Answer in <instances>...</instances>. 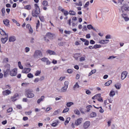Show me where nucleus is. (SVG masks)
Returning a JSON list of instances; mask_svg holds the SVG:
<instances>
[{
  "label": "nucleus",
  "instance_id": "obj_1",
  "mask_svg": "<svg viewBox=\"0 0 129 129\" xmlns=\"http://www.w3.org/2000/svg\"><path fill=\"white\" fill-rule=\"evenodd\" d=\"M34 9L32 11V16L37 18L40 13V9L37 4L34 5Z\"/></svg>",
  "mask_w": 129,
  "mask_h": 129
},
{
  "label": "nucleus",
  "instance_id": "obj_2",
  "mask_svg": "<svg viewBox=\"0 0 129 129\" xmlns=\"http://www.w3.org/2000/svg\"><path fill=\"white\" fill-rule=\"evenodd\" d=\"M25 95L28 98H32L35 96V95L32 93V92L29 90H27L26 91H25Z\"/></svg>",
  "mask_w": 129,
  "mask_h": 129
},
{
  "label": "nucleus",
  "instance_id": "obj_3",
  "mask_svg": "<svg viewBox=\"0 0 129 129\" xmlns=\"http://www.w3.org/2000/svg\"><path fill=\"white\" fill-rule=\"evenodd\" d=\"M41 61L43 63H46V64L47 66L50 65L51 63V62L49 60L47 57H43L42 58H41Z\"/></svg>",
  "mask_w": 129,
  "mask_h": 129
},
{
  "label": "nucleus",
  "instance_id": "obj_4",
  "mask_svg": "<svg viewBox=\"0 0 129 129\" xmlns=\"http://www.w3.org/2000/svg\"><path fill=\"white\" fill-rule=\"evenodd\" d=\"M10 75L11 77H15L17 75V69H14L10 71Z\"/></svg>",
  "mask_w": 129,
  "mask_h": 129
},
{
  "label": "nucleus",
  "instance_id": "obj_5",
  "mask_svg": "<svg viewBox=\"0 0 129 129\" xmlns=\"http://www.w3.org/2000/svg\"><path fill=\"white\" fill-rule=\"evenodd\" d=\"M38 56H42V53L40 50H36L35 52H34L33 56L34 58H37Z\"/></svg>",
  "mask_w": 129,
  "mask_h": 129
},
{
  "label": "nucleus",
  "instance_id": "obj_6",
  "mask_svg": "<svg viewBox=\"0 0 129 129\" xmlns=\"http://www.w3.org/2000/svg\"><path fill=\"white\" fill-rule=\"evenodd\" d=\"M91 125V122L89 121H85L83 124V128L87 129Z\"/></svg>",
  "mask_w": 129,
  "mask_h": 129
},
{
  "label": "nucleus",
  "instance_id": "obj_7",
  "mask_svg": "<svg viewBox=\"0 0 129 129\" xmlns=\"http://www.w3.org/2000/svg\"><path fill=\"white\" fill-rule=\"evenodd\" d=\"M10 94H12V92L9 90H6L5 91H2V95H3L4 96H8Z\"/></svg>",
  "mask_w": 129,
  "mask_h": 129
},
{
  "label": "nucleus",
  "instance_id": "obj_8",
  "mask_svg": "<svg viewBox=\"0 0 129 129\" xmlns=\"http://www.w3.org/2000/svg\"><path fill=\"white\" fill-rule=\"evenodd\" d=\"M54 36V34L51 33V32H48L47 34H46V37L50 39H53V38Z\"/></svg>",
  "mask_w": 129,
  "mask_h": 129
},
{
  "label": "nucleus",
  "instance_id": "obj_9",
  "mask_svg": "<svg viewBox=\"0 0 129 129\" xmlns=\"http://www.w3.org/2000/svg\"><path fill=\"white\" fill-rule=\"evenodd\" d=\"M83 119L82 118H79L77 120L75 121V124L76 125H79L80 124L82 123Z\"/></svg>",
  "mask_w": 129,
  "mask_h": 129
},
{
  "label": "nucleus",
  "instance_id": "obj_10",
  "mask_svg": "<svg viewBox=\"0 0 129 129\" xmlns=\"http://www.w3.org/2000/svg\"><path fill=\"white\" fill-rule=\"evenodd\" d=\"M127 74L128 73L126 71L122 72V73H121V79L122 80L125 79L126 76H127Z\"/></svg>",
  "mask_w": 129,
  "mask_h": 129
},
{
  "label": "nucleus",
  "instance_id": "obj_11",
  "mask_svg": "<svg viewBox=\"0 0 129 129\" xmlns=\"http://www.w3.org/2000/svg\"><path fill=\"white\" fill-rule=\"evenodd\" d=\"M31 69L30 68H24V70H22V73L23 74H28L30 72Z\"/></svg>",
  "mask_w": 129,
  "mask_h": 129
},
{
  "label": "nucleus",
  "instance_id": "obj_12",
  "mask_svg": "<svg viewBox=\"0 0 129 129\" xmlns=\"http://www.w3.org/2000/svg\"><path fill=\"white\" fill-rule=\"evenodd\" d=\"M109 42V40L105 39V40H101L99 41V43L101 44H106Z\"/></svg>",
  "mask_w": 129,
  "mask_h": 129
},
{
  "label": "nucleus",
  "instance_id": "obj_13",
  "mask_svg": "<svg viewBox=\"0 0 129 129\" xmlns=\"http://www.w3.org/2000/svg\"><path fill=\"white\" fill-rule=\"evenodd\" d=\"M8 40V36H6V37L1 38V41H2V43H3V44H5L6 43H7V41Z\"/></svg>",
  "mask_w": 129,
  "mask_h": 129
},
{
  "label": "nucleus",
  "instance_id": "obj_14",
  "mask_svg": "<svg viewBox=\"0 0 129 129\" xmlns=\"http://www.w3.org/2000/svg\"><path fill=\"white\" fill-rule=\"evenodd\" d=\"M46 52L49 54L50 55H56V52L53 50H48Z\"/></svg>",
  "mask_w": 129,
  "mask_h": 129
},
{
  "label": "nucleus",
  "instance_id": "obj_15",
  "mask_svg": "<svg viewBox=\"0 0 129 129\" xmlns=\"http://www.w3.org/2000/svg\"><path fill=\"white\" fill-rule=\"evenodd\" d=\"M3 23L4 25H5L6 26H8L10 25V20L8 19H5L3 21Z\"/></svg>",
  "mask_w": 129,
  "mask_h": 129
},
{
  "label": "nucleus",
  "instance_id": "obj_16",
  "mask_svg": "<svg viewBox=\"0 0 129 129\" xmlns=\"http://www.w3.org/2000/svg\"><path fill=\"white\" fill-rule=\"evenodd\" d=\"M24 9L30 11L32 9V7L30 5H26L24 7Z\"/></svg>",
  "mask_w": 129,
  "mask_h": 129
},
{
  "label": "nucleus",
  "instance_id": "obj_17",
  "mask_svg": "<svg viewBox=\"0 0 129 129\" xmlns=\"http://www.w3.org/2000/svg\"><path fill=\"white\" fill-rule=\"evenodd\" d=\"M97 116V114L96 112H92L90 114V117L91 118L96 117Z\"/></svg>",
  "mask_w": 129,
  "mask_h": 129
},
{
  "label": "nucleus",
  "instance_id": "obj_18",
  "mask_svg": "<svg viewBox=\"0 0 129 129\" xmlns=\"http://www.w3.org/2000/svg\"><path fill=\"white\" fill-rule=\"evenodd\" d=\"M11 71L10 69H7L4 72V77H7L9 74H10Z\"/></svg>",
  "mask_w": 129,
  "mask_h": 129
},
{
  "label": "nucleus",
  "instance_id": "obj_19",
  "mask_svg": "<svg viewBox=\"0 0 129 129\" xmlns=\"http://www.w3.org/2000/svg\"><path fill=\"white\" fill-rule=\"evenodd\" d=\"M0 33L1 35H6V37L8 36V35L7 34V33H6V32H5V31H4L2 28H0Z\"/></svg>",
  "mask_w": 129,
  "mask_h": 129
},
{
  "label": "nucleus",
  "instance_id": "obj_20",
  "mask_svg": "<svg viewBox=\"0 0 129 129\" xmlns=\"http://www.w3.org/2000/svg\"><path fill=\"white\" fill-rule=\"evenodd\" d=\"M94 107L96 108V109H99V108H100V109L99 110V112H100L101 113H103L104 112V110H103L102 109V107H96L95 106L93 105Z\"/></svg>",
  "mask_w": 129,
  "mask_h": 129
},
{
  "label": "nucleus",
  "instance_id": "obj_21",
  "mask_svg": "<svg viewBox=\"0 0 129 129\" xmlns=\"http://www.w3.org/2000/svg\"><path fill=\"white\" fill-rule=\"evenodd\" d=\"M80 88V86L78 84V83H76V84L73 86V90H76V89Z\"/></svg>",
  "mask_w": 129,
  "mask_h": 129
},
{
  "label": "nucleus",
  "instance_id": "obj_22",
  "mask_svg": "<svg viewBox=\"0 0 129 129\" xmlns=\"http://www.w3.org/2000/svg\"><path fill=\"white\" fill-rule=\"evenodd\" d=\"M87 28L89 30H93L94 31H96V30L95 28H94L93 26H92L91 25H87Z\"/></svg>",
  "mask_w": 129,
  "mask_h": 129
},
{
  "label": "nucleus",
  "instance_id": "obj_23",
  "mask_svg": "<svg viewBox=\"0 0 129 129\" xmlns=\"http://www.w3.org/2000/svg\"><path fill=\"white\" fill-rule=\"evenodd\" d=\"M2 12V17H5V13H6V9L5 8H3L1 10Z\"/></svg>",
  "mask_w": 129,
  "mask_h": 129
},
{
  "label": "nucleus",
  "instance_id": "obj_24",
  "mask_svg": "<svg viewBox=\"0 0 129 129\" xmlns=\"http://www.w3.org/2000/svg\"><path fill=\"white\" fill-rule=\"evenodd\" d=\"M16 40V39L15 36H11L9 38V41H10V42H14Z\"/></svg>",
  "mask_w": 129,
  "mask_h": 129
},
{
  "label": "nucleus",
  "instance_id": "obj_25",
  "mask_svg": "<svg viewBox=\"0 0 129 129\" xmlns=\"http://www.w3.org/2000/svg\"><path fill=\"white\" fill-rule=\"evenodd\" d=\"M86 56L85 55H83V56L81 57L80 58V61H84L86 60Z\"/></svg>",
  "mask_w": 129,
  "mask_h": 129
},
{
  "label": "nucleus",
  "instance_id": "obj_26",
  "mask_svg": "<svg viewBox=\"0 0 129 129\" xmlns=\"http://www.w3.org/2000/svg\"><path fill=\"white\" fill-rule=\"evenodd\" d=\"M42 5L43 7H49V5H48V2L47 1H43L42 2Z\"/></svg>",
  "mask_w": 129,
  "mask_h": 129
},
{
  "label": "nucleus",
  "instance_id": "obj_27",
  "mask_svg": "<svg viewBox=\"0 0 129 129\" xmlns=\"http://www.w3.org/2000/svg\"><path fill=\"white\" fill-rule=\"evenodd\" d=\"M44 99V96H41V98L37 100V103L40 104V103L41 101H43Z\"/></svg>",
  "mask_w": 129,
  "mask_h": 129
},
{
  "label": "nucleus",
  "instance_id": "obj_28",
  "mask_svg": "<svg viewBox=\"0 0 129 129\" xmlns=\"http://www.w3.org/2000/svg\"><path fill=\"white\" fill-rule=\"evenodd\" d=\"M96 72V70L94 69L93 70H92L90 73L89 74L88 76L90 77L91 75H92L93 74H95Z\"/></svg>",
  "mask_w": 129,
  "mask_h": 129
},
{
  "label": "nucleus",
  "instance_id": "obj_29",
  "mask_svg": "<svg viewBox=\"0 0 129 129\" xmlns=\"http://www.w3.org/2000/svg\"><path fill=\"white\" fill-rule=\"evenodd\" d=\"M75 5L78 7H82L83 5L82 1H79V3H75Z\"/></svg>",
  "mask_w": 129,
  "mask_h": 129
},
{
  "label": "nucleus",
  "instance_id": "obj_30",
  "mask_svg": "<svg viewBox=\"0 0 129 129\" xmlns=\"http://www.w3.org/2000/svg\"><path fill=\"white\" fill-rule=\"evenodd\" d=\"M93 107L92 106V105H87L86 107V108L87 109V112H89L91 111V108H92Z\"/></svg>",
  "mask_w": 129,
  "mask_h": 129
},
{
  "label": "nucleus",
  "instance_id": "obj_31",
  "mask_svg": "<svg viewBox=\"0 0 129 129\" xmlns=\"http://www.w3.org/2000/svg\"><path fill=\"white\" fill-rule=\"evenodd\" d=\"M121 10L122 13H123V10H124V11L127 12V7L122 6L121 7Z\"/></svg>",
  "mask_w": 129,
  "mask_h": 129
},
{
  "label": "nucleus",
  "instance_id": "obj_32",
  "mask_svg": "<svg viewBox=\"0 0 129 129\" xmlns=\"http://www.w3.org/2000/svg\"><path fill=\"white\" fill-rule=\"evenodd\" d=\"M111 84H112V80H109L108 82H106V83H105V86H109V85Z\"/></svg>",
  "mask_w": 129,
  "mask_h": 129
},
{
  "label": "nucleus",
  "instance_id": "obj_33",
  "mask_svg": "<svg viewBox=\"0 0 129 129\" xmlns=\"http://www.w3.org/2000/svg\"><path fill=\"white\" fill-rule=\"evenodd\" d=\"M69 15L71 16H75L76 15V12L74 11L70 10L69 11Z\"/></svg>",
  "mask_w": 129,
  "mask_h": 129
},
{
  "label": "nucleus",
  "instance_id": "obj_34",
  "mask_svg": "<svg viewBox=\"0 0 129 129\" xmlns=\"http://www.w3.org/2000/svg\"><path fill=\"white\" fill-rule=\"evenodd\" d=\"M124 16H126V14H122V17L124 18V21L126 22L129 21V18H128L127 17H124Z\"/></svg>",
  "mask_w": 129,
  "mask_h": 129
},
{
  "label": "nucleus",
  "instance_id": "obj_35",
  "mask_svg": "<svg viewBox=\"0 0 129 129\" xmlns=\"http://www.w3.org/2000/svg\"><path fill=\"white\" fill-rule=\"evenodd\" d=\"M40 27V21L39 20H38L37 21V23H36V31H38V28H39Z\"/></svg>",
  "mask_w": 129,
  "mask_h": 129
},
{
  "label": "nucleus",
  "instance_id": "obj_36",
  "mask_svg": "<svg viewBox=\"0 0 129 129\" xmlns=\"http://www.w3.org/2000/svg\"><path fill=\"white\" fill-rule=\"evenodd\" d=\"M115 88L117 89H119L121 88V84L119 83H117L115 85Z\"/></svg>",
  "mask_w": 129,
  "mask_h": 129
},
{
  "label": "nucleus",
  "instance_id": "obj_37",
  "mask_svg": "<svg viewBox=\"0 0 129 129\" xmlns=\"http://www.w3.org/2000/svg\"><path fill=\"white\" fill-rule=\"evenodd\" d=\"M101 97V94H97L94 96L92 97V99H95L96 98H97V97Z\"/></svg>",
  "mask_w": 129,
  "mask_h": 129
},
{
  "label": "nucleus",
  "instance_id": "obj_38",
  "mask_svg": "<svg viewBox=\"0 0 129 129\" xmlns=\"http://www.w3.org/2000/svg\"><path fill=\"white\" fill-rule=\"evenodd\" d=\"M68 86H64V87H63L61 89V92H66V90H67L68 89Z\"/></svg>",
  "mask_w": 129,
  "mask_h": 129
},
{
  "label": "nucleus",
  "instance_id": "obj_39",
  "mask_svg": "<svg viewBox=\"0 0 129 129\" xmlns=\"http://www.w3.org/2000/svg\"><path fill=\"white\" fill-rule=\"evenodd\" d=\"M18 67H19L20 69H21V70L23 69V67L21 64V61H18Z\"/></svg>",
  "mask_w": 129,
  "mask_h": 129
},
{
  "label": "nucleus",
  "instance_id": "obj_40",
  "mask_svg": "<svg viewBox=\"0 0 129 129\" xmlns=\"http://www.w3.org/2000/svg\"><path fill=\"white\" fill-rule=\"evenodd\" d=\"M40 74H41V71H36L34 75L35 76H39L40 75Z\"/></svg>",
  "mask_w": 129,
  "mask_h": 129
},
{
  "label": "nucleus",
  "instance_id": "obj_41",
  "mask_svg": "<svg viewBox=\"0 0 129 129\" xmlns=\"http://www.w3.org/2000/svg\"><path fill=\"white\" fill-rule=\"evenodd\" d=\"M73 104H74V103L72 102H68V103H67V106H68V107H70L71 106H72Z\"/></svg>",
  "mask_w": 129,
  "mask_h": 129
},
{
  "label": "nucleus",
  "instance_id": "obj_42",
  "mask_svg": "<svg viewBox=\"0 0 129 129\" xmlns=\"http://www.w3.org/2000/svg\"><path fill=\"white\" fill-rule=\"evenodd\" d=\"M25 113L26 115H30L31 113H32V111L31 110H29V111L25 112Z\"/></svg>",
  "mask_w": 129,
  "mask_h": 129
},
{
  "label": "nucleus",
  "instance_id": "obj_43",
  "mask_svg": "<svg viewBox=\"0 0 129 129\" xmlns=\"http://www.w3.org/2000/svg\"><path fill=\"white\" fill-rule=\"evenodd\" d=\"M101 47V45L96 44L94 45V49L99 48Z\"/></svg>",
  "mask_w": 129,
  "mask_h": 129
},
{
  "label": "nucleus",
  "instance_id": "obj_44",
  "mask_svg": "<svg viewBox=\"0 0 129 129\" xmlns=\"http://www.w3.org/2000/svg\"><path fill=\"white\" fill-rule=\"evenodd\" d=\"M71 118H67V120H66V121H64V125H67L69 123V122H70Z\"/></svg>",
  "mask_w": 129,
  "mask_h": 129
},
{
  "label": "nucleus",
  "instance_id": "obj_45",
  "mask_svg": "<svg viewBox=\"0 0 129 129\" xmlns=\"http://www.w3.org/2000/svg\"><path fill=\"white\" fill-rule=\"evenodd\" d=\"M74 113H75L76 115H79L80 114V112L78 110H75L74 111Z\"/></svg>",
  "mask_w": 129,
  "mask_h": 129
},
{
  "label": "nucleus",
  "instance_id": "obj_46",
  "mask_svg": "<svg viewBox=\"0 0 129 129\" xmlns=\"http://www.w3.org/2000/svg\"><path fill=\"white\" fill-rule=\"evenodd\" d=\"M115 95V92L114 91H110V96L113 97Z\"/></svg>",
  "mask_w": 129,
  "mask_h": 129
},
{
  "label": "nucleus",
  "instance_id": "obj_47",
  "mask_svg": "<svg viewBox=\"0 0 129 129\" xmlns=\"http://www.w3.org/2000/svg\"><path fill=\"white\" fill-rule=\"evenodd\" d=\"M27 77H28L29 79L33 78L34 77V76L33 74H31V73L27 74Z\"/></svg>",
  "mask_w": 129,
  "mask_h": 129
},
{
  "label": "nucleus",
  "instance_id": "obj_48",
  "mask_svg": "<svg viewBox=\"0 0 129 129\" xmlns=\"http://www.w3.org/2000/svg\"><path fill=\"white\" fill-rule=\"evenodd\" d=\"M89 6V2L88 1L87 3H85V5L84 6V8L85 9L87 8V7H88Z\"/></svg>",
  "mask_w": 129,
  "mask_h": 129
},
{
  "label": "nucleus",
  "instance_id": "obj_49",
  "mask_svg": "<svg viewBox=\"0 0 129 129\" xmlns=\"http://www.w3.org/2000/svg\"><path fill=\"white\" fill-rule=\"evenodd\" d=\"M70 110V109L68 108H64L63 110H62V113H65L66 112H68Z\"/></svg>",
  "mask_w": 129,
  "mask_h": 129
},
{
  "label": "nucleus",
  "instance_id": "obj_50",
  "mask_svg": "<svg viewBox=\"0 0 129 129\" xmlns=\"http://www.w3.org/2000/svg\"><path fill=\"white\" fill-rule=\"evenodd\" d=\"M30 49L29 47H25V53H28V52L30 51Z\"/></svg>",
  "mask_w": 129,
  "mask_h": 129
},
{
  "label": "nucleus",
  "instance_id": "obj_51",
  "mask_svg": "<svg viewBox=\"0 0 129 129\" xmlns=\"http://www.w3.org/2000/svg\"><path fill=\"white\" fill-rule=\"evenodd\" d=\"M63 13L64 16H68L69 14V12L67 10L64 11Z\"/></svg>",
  "mask_w": 129,
  "mask_h": 129
},
{
  "label": "nucleus",
  "instance_id": "obj_52",
  "mask_svg": "<svg viewBox=\"0 0 129 129\" xmlns=\"http://www.w3.org/2000/svg\"><path fill=\"white\" fill-rule=\"evenodd\" d=\"M39 18H40V20L41 22L44 21V17L43 16H39Z\"/></svg>",
  "mask_w": 129,
  "mask_h": 129
},
{
  "label": "nucleus",
  "instance_id": "obj_53",
  "mask_svg": "<svg viewBox=\"0 0 129 129\" xmlns=\"http://www.w3.org/2000/svg\"><path fill=\"white\" fill-rule=\"evenodd\" d=\"M11 97H13L14 98H17L19 97V94L16 93V94H15L14 95H13V96H11Z\"/></svg>",
  "mask_w": 129,
  "mask_h": 129
},
{
  "label": "nucleus",
  "instance_id": "obj_54",
  "mask_svg": "<svg viewBox=\"0 0 129 129\" xmlns=\"http://www.w3.org/2000/svg\"><path fill=\"white\" fill-rule=\"evenodd\" d=\"M12 111H13V108L12 107L9 108V109H8L7 110V113H10L12 112Z\"/></svg>",
  "mask_w": 129,
  "mask_h": 129
},
{
  "label": "nucleus",
  "instance_id": "obj_55",
  "mask_svg": "<svg viewBox=\"0 0 129 129\" xmlns=\"http://www.w3.org/2000/svg\"><path fill=\"white\" fill-rule=\"evenodd\" d=\"M68 74H72L73 73V70L72 69H69L68 70Z\"/></svg>",
  "mask_w": 129,
  "mask_h": 129
},
{
  "label": "nucleus",
  "instance_id": "obj_56",
  "mask_svg": "<svg viewBox=\"0 0 129 129\" xmlns=\"http://www.w3.org/2000/svg\"><path fill=\"white\" fill-rule=\"evenodd\" d=\"M9 60V59H8V58L6 57V58H4V62H5V63H8Z\"/></svg>",
  "mask_w": 129,
  "mask_h": 129
},
{
  "label": "nucleus",
  "instance_id": "obj_57",
  "mask_svg": "<svg viewBox=\"0 0 129 129\" xmlns=\"http://www.w3.org/2000/svg\"><path fill=\"white\" fill-rule=\"evenodd\" d=\"M11 100L12 101L15 102L17 100V99L16 98H14V97H11Z\"/></svg>",
  "mask_w": 129,
  "mask_h": 129
},
{
  "label": "nucleus",
  "instance_id": "obj_58",
  "mask_svg": "<svg viewBox=\"0 0 129 129\" xmlns=\"http://www.w3.org/2000/svg\"><path fill=\"white\" fill-rule=\"evenodd\" d=\"M28 30H29V34H33V30L32 28L28 29Z\"/></svg>",
  "mask_w": 129,
  "mask_h": 129
},
{
  "label": "nucleus",
  "instance_id": "obj_59",
  "mask_svg": "<svg viewBox=\"0 0 129 129\" xmlns=\"http://www.w3.org/2000/svg\"><path fill=\"white\" fill-rule=\"evenodd\" d=\"M58 114V111L55 110L54 113H53V115H57Z\"/></svg>",
  "mask_w": 129,
  "mask_h": 129
},
{
  "label": "nucleus",
  "instance_id": "obj_60",
  "mask_svg": "<svg viewBox=\"0 0 129 129\" xmlns=\"http://www.w3.org/2000/svg\"><path fill=\"white\" fill-rule=\"evenodd\" d=\"M5 88H6V89H8L11 90V87L10 85H7L6 86Z\"/></svg>",
  "mask_w": 129,
  "mask_h": 129
},
{
  "label": "nucleus",
  "instance_id": "obj_61",
  "mask_svg": "<svg viewBox=\"0 0 129 129\" xmlns=\"http://www.w3.org/2000/svg\"><path fill=\"white\" fill-rule=\"evenodd\" d=\"M26 28H27V29H31V28H31V25H30V24H27V25H26Z\"/></svg>",
  "mask_w": 129,
  "mask_h": 129
},
{
  "label": "nucleus",
  "instance_id": "obj_62",
  "mask_svg": "<svg viewBox=\"0 0 129 129\" xmlns=\"http://www.w3.org/2000/svg\"><path fill=\"white\" fill-rule=\"evenodd\" d=\"M57 125H58V123H56V122L52 123L51 124L52 126H54V127L56 126Z\"/></svg>",
  "mask_w": 129,
  "mask_h": 129
},
{
  "label": "nucleus",
  "instance_id": "obj_63",
  "mask_svg": "<svg viewBox=\"0 0 129 129\" xmlns=\"http://www.w3.org/2000/svg\"><path fill=\"white\" fill-rule=\"evenodd\" d=\"M98 97L99 98L98 99V101L99 102H102L103 101L102 98H101V96Z\"/></svg>",
  "mask_w": 129,
  "mask_h": 129
},
{
  "label": "nucleus",
  "instance_id": "obj_64",
  "mask_svg": "<svg viewBox=\"0 0 129 129\" xmlns=\"http://www.w3.org/2000/svg\"><path fill=\"white\" fill-rule=\"evenodd\" d=\"M39 81V78H36L34 80V83H38Z\"/></svg>",
  "mask_w": 129,
  "mask_h": 129
}]
</instances>
